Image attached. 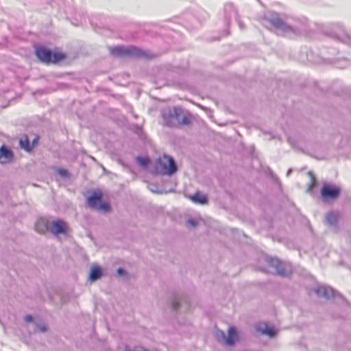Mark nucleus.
I'll list each match as a JSON object with an SVG mask.
<instances>
[{"instance_id": "23", "label": "nucleus", "mask_w": 351, "mask_h": 351, "mask_svg": "<svg viewBox=\"0 0 351 351\" xmlns=\"http://www.w3.org/2000/svg\"><path fill=\"white\" fill-rule=\"evenodd\" d=\"M171 306L173 310L177 311L180 306V300L177 298H175L171 302Z\"/></svg>"}, {"instance_id": "17", "label": "nucleus", "mask_w": 351, "mask_h": 351, "mask_svg": "<svg viewBox=\"0 0 351 351\" xmlns=\"http://www.w3.org/2000/svg\"><path fill=\"white\" fill-rule=\"evenodd\" d=\"M256 330L263 335H268L271 338L274 337L276 334V330L273 327H269L267 325H265L263 327L259 326L256 327Z\"/></svg>"}, {"instance_id": "29", "label": "nucleus", "mask_w": 351, "mask_h": 351, "mask_svg": "<svg viewBox=\"0 0 351 351\" xmlns=\"http://www.w3.org/2000/svg\"><path fill=\"white\" fill-rule=\"evenodd\" d=\"M125 351H135V350L131 349L128 346H125Z\"/></svg>"}, {"instance_id": "22", "label": "nucleus", "mask_w": 351, "mask_h": 351, "mask_svg": "<svg viewBox=\"0 0 351 351\" xmlns=\"http://www.w3.org/2000/svg\"><path fill=\"white\" fill-rule=\"evenodd\" d=\"M64 55L61 53H52L51 62L56 63L64 58Z\"/></svg>"}, {"instance_id": "1", "label": "nucleus", "mask_w": 351, "mask_h": 351, "mask_svg": "<svg viewBox=\"0 0 351 351\" xmlns=\"http://www.w3.org/2000/svg\"><path fill=\"white\" fill-rule=\"evenodd\" d=\"M162 117L164 124L171 127L180 125H187L191 122L189 115L178 106L164 109L162 111Z\"/></svg>"}, {"instance_id": "20", "label": "nucleus", "mask_w": 351, "mask_h": 351, "mask_svg": "<svg viewBox=\"0 0 351 351\" xmlns=\"http://www.w3.org/2000/svg\"><path fill=\"white\" fill-rule=\"evenodd\" d=\"M19 145L21 148H23L25 150L29 152L32 149V147L29 145V140L27 136L25 138H21L19 141Z\"/></svg>"}, {"instance_id": "25", "label": "nucleus", "mask_w": 351, "mask_h": 351, "mask_svg": "<svg viewBox=\"0 0 351 351\" xmlns=\"http://www.w3.org/2000/svg\"><path fill=\"white\" fill-rule=\"evenodd\" d=\"M57 172L62 177H66L68 176V171L64 169H58Z\"/></svg>"}, {"instance_id": "12", "label": "nucleus", "mask_w": 351, "mask_h": 351, "mask_svg": "<svg viewBox=\"0 0 351 351\" xmlns=\"http://www.w3.org/2000/svg\"><path fill=\"white\" fill-rule=\"evenodd\" d=\"M220 334L228 346H232L237 337V330L234 327H230L228 330V335L226 337V334L223 331H219L218 334Z\"/></svg>"}, {"instance_id": "11", "label": "nucleus", "mask_w": 351, "mask_h": 351, "mask_svg": "<svg viewBox=\"0 0 351 351\" xmlns=\"http://www.w3.org/2000/svg\"><path fill=\"white\" fill-rule=\"evenodd\" d=\"M14 158L12 150L5 145L0 147V162L2 164L10 162Z\"/></svg>"}, {"instance_id": "24", "label": "nucleus", "mask_w": 351, "mask_h": 351, "mask_svg": "<svg viewBox=\"0 0 351 351\" xmlns=\"http://www.w3.org/2000/svg\"><path fill=\"white\" fill-rule=\"evenodd\" d=\"M136 160L138 162V163H140L143 166H147L149 163V159L147 158L139 156L136 158Z\"/></svg>"}, {"instance_id": "26", "label": "nucleus", "mask_w": 351, "mask_h": 351, "mask_svg": "<svg viewBox=\"0 0 351 351\" xmlns=\"http://www.w3.org/2000/svg\"><path fill=\"white\" fill-rule=\"evenodd\" d=\"M186 224L190 227H195L197 225V221L195 219H190L187 220Z\"/></svg>"}, {"instance_id": "28", "label": "nucleus", "mask_w": 351, "mask_h": 351, "mask_svg": "<svg viewBox=\"0 0 351 351\" xmlns=\"http://www.w3.org/2000/svg\"><path fill=\"white\" fill-rule=\"evenodd\" d=\"M24 320L26 322H32L33 320V317L32 315H25V317H24Z\"/></svg>"}, {"instance_id": "18", "label": "nucleus", "mask_w": 351, "mask_h": 351, "mask_svg": "<svg viewBox=\"0 0 351 351\" xmlns=\"http://www.w3.org/2000/svg\"><path fill=\"white\" fill-rule=\"evenodd\" d=\"M102 275V271L99 266H93L90 270L89 278L91 281L98 280Z\"/></svg>"}, {"instance_id": "6", "label": "nucleus", "mask_w": 351, "mask_h": 351, "mask_svg": "<svg viewBox=\"0 0 351 351\" xmlns=\"http://www.w3.org/2000/svg\"><path fill=\"white\" fill-rule=\"evenodd\" d=\"M330 36L337 41L341 42L351 47V34L347 32L343 27L339 25H335Z\"/></svg>"}, {"instance_id": "15", "label": "nucleus", "mask_w": 351, "mask_h": 351, "mask_svg": "<svg viewBox=\"0 0 351 351\" xmlns=\"http://www.w3.org/2000/svg\"><path fill=\"white\" fill-rule=\"evenodd\" d=\"M35 230L39 233H45L46 231L50 230L49 221L44 218L38 219L35 223Z\"/></svg>"}, {"instance_id": "27", "label": "nucleus", "mask_w": 351, "mask_h": 351, "mask_svg": "<svg viewBox=\"0 0 351 351\" xmlns=\"http://www.w3.org/2000/svg\"><path fill=\"white\" fill-rule=\"evenodd\" d=\"M117 274H118V275H119V276H124V275L126 274V272H125V269H123V268H119V269H117Z\"/></svg>"}, {"instance_id": "9", "label": "nucleus", "mask_w": 351, "mask_h": 351, "mask_svg": "<svg viewBox=\"0 0 351 351\" xmlns=\"http://www.w3.org/2000/svg\"><path fill=\"white\" fill-rule=\"evenodd\" d=\"M37 58L43 62H51L52 51L43 47H37L36 49Z\"/></svg>"}, {"instance_id": "13", "label": "nucleus", "mask_w": 351, "mask_h": 351, "mask_svg": "<svg viewBox=\"0 0 351 351\" xmlns=\"http://www.w3.org/2000/svg\"><path fill=\"white\" fill-rule=\"evenodd\" d=\"M316 294L319 297L329 299L334 295V290L327 286H319L315 289Z\"/></svg>"}, {"instance_id": "7", "label": "nucleus", "mask_w": 351, "mask_h": 351, "mask_svg": "<svg viewBox=\"0 0 351 351\" xmlns=\"http://www.w3.org/2000/svg\"><path fill=\"white\" fill-rule=\"evenodd\" d=\"M341 193V189L335 185L324 183L321 189V197L324 201L337 199Z\"/></svg>"}, {"instance_id": "16", "label": "nucleus", "mask_w": 351, "mask_h": 351, "mask_svg": "<svg viewBox=\"0 0 351 351\" xmlns=\"http://www.w3.org/2000/svg\"><path fill=\"white\" fill-rule=\"evenodd\" d=\"M224 12L226 20L229 21L231 18H235L238 20L237 12L232 4H226L224 8Z\"/></svg>"}, {"instance_id": "14", "label": "nucleus", "mask_w": 351, "mask_h": 351, "mask_svg": "<svg viewBox=\"0 0 351 351\" xmlns=\"http://www.w3.org/2000/svg\"><path fill=\"white\" fill-rule=\"evenodd\" d=\"M325 220L327 224L336 230L339 228V215L333 211L328 212L326 214Z\"/></svg>"}, {"instance_id": "19", "label": "nucleus", "mask_w": 351, "mask_h": 351, "mask_svg": "<svg viewBox=\"0 0 351 351\" xmlns=\"http://www.w3.org/2000/svg\"><path fill=\"white\" fill-rule=\"evenodd\" d=\"M191 199L196 204H204L207 203L206 197L202 195L199 192H197L193 195H192L191 197Z\"/></svg>"}, {"instance_id": "31", "label": "nucleus", "mask_w": 351, "mask_h": 351, "mask_svg": "<svg viewBox=\"0 0 351 351\" xmlns=\"http://www.w3.org/2000/svg\"><path fill=\"white\" fill-rule=\"evenodd\" d=\"M310 175H311V178H312V182H313H313H315V178L313 176V175L311 174V173H310Z\"/></svg>"}, {"instance_id": "4", "label": "nucleus", "mask_w": 351, "mask_h": 351, "mask_svg": "<svg viewBox=\"0 0 351 351\" xmlns=\"http://www.w3.org/2000/svg\"><path fill=\"white\" fill-rule=\"evenodd\" d=\"M156 169L160 174L171 176L177 171L178 167L173 157L164 154L158 159Z\"/></svg>"}, {"instance_id": "2", "label": "nucleus", "mask_w": 351, "mask_h": 351, "mask_svg": "<svg viewBox=\"0 0 351 351\" xmlns=\"http://www.w3.org/2000/svg\"><path fill=\"white\" fill-rule=\"evenodd\" d=\"M265 21L269 22L274 28L282 32L285 36H291L292 34L299 35L302 33L300 29L294 28L285 23L276 13H267L265 16Z\"/></svg>"}, {"instance_id": "32", "label": "nucleus", "mask_w": 351, "mask_h": 351, "mask_svg": "<svg viewBox=\"0 0 351 351\" xmlns=\"http://www.w3.org/2000/svg\"><path fill=\"white\" fill-rule=\"evenodd\" d=\"M238 23L240 26L241 28H243V25L241 24V23L238 20Z\"/></svg>"}, {"instance_id": "8", "label": "nucleus", "mask_w": 351, "mask_h": 351, "mask_svg": "<svg viewBox=\"0 0 351 351\" xmlns=\"http://www.w3.org/2000/svg\"><path fill=\"white\" fill-rule=\"evenodd\" d=\"M50 231L55 235L65 234L67 231V225L64 221L60 219L53 221L50 223Z\"/></svg>"}, {"instance_id": "5", "label": "nucleus", "mask_w": 351, "mask_h": 351, "mask_svg": "<svg viewBox=\"0 0 351 351\" xmlns=\"http://www.w3.org/2000/svg\"><path fill=\"white\" fill-rule=\"evenodd\" d=\"M88 206L96 210L108 213L110 210V204L102 201V195L99 191H95L87 199Z\"/></svg>"}, {"instance_id": "10", "label": "nucleus", "mask_w": 351, "mask_h": 351, "mask_svg": "<svg viewBox=\"0 0 351 351\" xmlns=\"http://www.w3.org/2000/svg\"><path fill=\"white\" fill-rule=\"evenodd\" d=\"M267 263L276 270L278 275L286 276L289 272L284 268L282 263L276 258H269L267 259Z\"/></svg>"}, {"instance_id": "3", "label": "nucleus", "mask_w": 351, "mask_h": 351, "mask_svg": "<svg viewBox=\"0 0 351 351\" xmlns=\"http://www.w3.org/2000/svg\"><path fill=\"white\" fill-rule=\"evenodd\" d=\"M109 49L111 55L114 57L151 58L146 51L134 46H117L110 47Z\"/></svg>"}, {"instance_id": "21", "label": "nucleus", "mask_w": 351, "mask_h": 351, "mask_svg": "<svg viewBox=\"0 0 351 351\" xmlns=\"http://www.w3.org/2000/svg\"><path fill=\"white\" fill-rule=\"evenodd\" d=\"M34 331L46 332L47 327V325L43 322H35L34 324Z\"/></svg>"}, {"instance_id": "30", "label": "nucleus", "mask_w": 351, "mask_h": 351, "mask_svg": "<svg viewBox=\"0 0 351 351\" xmlns=\"http://www.w3.org/2000/svg\"><path fill=\"white\" fill-rule=\"evenodd\" d=\"M291 173V169H289V170L287 171V176H289L290 175V173Z\"/></svg>"}]
</instances>
